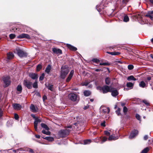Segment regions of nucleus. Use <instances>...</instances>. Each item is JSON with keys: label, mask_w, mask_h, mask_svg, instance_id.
Here are the masks:
<instances>
[{"label": "nucleus", "mask_w": 153, "mask_h": 153, "mask_svg": "<svg viewBox=\"0 0 153 153\" xmlns=\"http://www.w3.org/2000/svg\"><path fill=\"white\" fill-rule=\"evenodd\" d=\"M111 87L108 86L107 85H105L102 87L98 86L97 87V89L100 91H102L103 93H106L111 91Z\"/></svg>", "instance_id": "obj_1"}, {"label": "nucleus", "mask_w": 153, "mask_h": 153, "mask_svg": "<svg viewBox=\"0 0 153 153\" xmlns=\"http://www.w3.org/2000/svg\"><path fill=\"white\" fill-rule=\"evenodd\" d=\"M69 72L68 67L65 66H62L60 76L61 78L64 79Z\"/></svg>", "instance_id": "obj_2"}, {"label": "nucleus", "mask_w": 153, "mask_h": 153, "mask_svg": "<svg viewBox=\"0 0 153 153\" xmlns=\"http://www.w3.org/2000/svg\"><path fill=\"white\" fill-rule=\"evenodd\" d=\"M70 131L68 129H62L59 131L58 135L61 137H65L69 135Z\"/></svg>", "instance_id": "obj_3"}, {"label": "nucleus", "mask_w": 153, "mask_h": 153, "mask_svg": "<svg viewBox=\"0 0 153 153\" xmlns=\"http://www.w3.org/2000/svg\"><path fill=\"white\" fill-rule=\"evenodd\" d=\"M31 116L33 118L35 119V121L34 122L33 124L35 130L36 131L38 132L39 131V130L37 129L38 124V123L41 122L42 120L41 119H39L38 117H36L34 115L32 114L31 115Z\"/></svg>", "instance_id": "obj_4"}, {"label": "nucleus", "mask_w": 153, "mask_h": 153, "mask_svg": "<svg viewBox=\"0 0 153 153\" xmlns=\"http://www.w3.org/2000/svg\"><path fill=\"white\" fill-rule=\"evenodd\" d=\"M3 80L4 84L5 87L8 86L10 83V81L9 76L4 77Z\"/></svg>", "instance_id": "obj_5"}, {"label": "nucleus", "mask_w": 153, "mask_h": 153, "mask_svg": "<svg viewBox=\"0 0 153 153\" xmlns=\"http://www.w3.org/2000/svg\"><path fill=\"white\" fill-rule=\"evenodd\" d=\"M32 82L27 80H25L23 82V84L28 88L30 89L32 88Z\"/></svg>", "instance_id": "obj_6"}, {"label": "nucleus", "mask_w": 153, "mask_h": 153, "mask_svg": "<svg viewBox=\"0 0 153 153\" xmlns=\"http://www.w3.org/2000/svg\"><path fill=\"white\" fill-rule=\"evenodd\" d=\"M138 131L137 130L134 129L132 131L129 137L130 139H131L135 137L138 134Z\"/></svg>", "instance_id": "obj_7"}, {"label": "nucleus", "mask_w": 153, "mask_h": 153, "mask_svg": "<svg viewBox=\"0 0 153 153\" xmlns=\"http://www.w3.org/2000/svg\"><path fill=\"white\" fill-rule=\"evenodd\" d=\"M17 54L20 57L26 56L27 55V53H25L23 51L20 49H18L17 50Z\"/></svg>", "instance_id": "obj_8"}, {"label": "nucleus", "mask_w": 153, "mask_h": 153, "mask_svg": "<svg viewBox=\"0 0 153 153\" xmlns=\"http://www.w3.org/2000/svg\"><path fill=\"white\" fill-rule=\"evenodd\" d=\"M17 38L19 39L25 38L27 39H30V36L27 34L23 33L18 36H17Z\"/></svg>", "instance_id": "obj_9"}, {"label": "nucleus", "mask_w": 153, "mask_h": 153, "mask_svg": "<svg viewBox=\"0 0 153 153\" xmlns=\"http://www.w3.org/2000/svg\"><path fill=\"white\" fill-rule=\"evenodd\" d=\"M53 52L56 54H61L62 53V51L59 49L56 48H52Z\"/></svg>", "instance_id": "obj_10"}, {"label": "nucleus", "mask_w": 153, "mask_h": 153, "mask_svg": "<svg viewBox=\"0 0 153 153\" xmlns=\"http://www.w3.org/2000/svg\"><path fill=\"white\" fill-rule=\"evenodd\" d=\"M29 76L33 79H37L38 77V74L33 73H30L29 74Z\"/></svg>", "instance_id": "obj_11"}, {"label": "nucleus", "mask_w": 153, "mask_h": 153, "mask_svg": "<svg viewBox=\"0 0 153 153\" xmlns=\"http://www.w3.org/2000/svg\"><path fill=\"white\" fill-rule=\"evenodd\" d=\"M111 92L112 96H117L118 94V92L117 90L114 88H113L111 87Z\"/></svg>", "instance_id": "obj_12"}, {"label": "nucleus", "mask_w": 153, "mask_h": 153, "mask_svg": "<svg viewBox=\"0 0 153 153\" xmlns=\"http://www.w3.org/2000/svg\"><path fill=\"white\" fill-rule=\"evenodd\" d=\"M110 109L109 108L105 107L102 109L101 113L104 114H108L109 113Z\"/></svg>", "instance_id": "obj_13"}, {"label": "nucleus", "mask_w": 153, "mask_h": 153, "mask_svg": "<svg viewBox=\"0 0 153 153\" xmlns=\"http://www.w3.org/2000/svg\"><path fill=\"white\" fill-rule=\"evenodd\" d=\"M13 106L14 109L15 110H20L22 108L21 105L17 103H14L13 104Z\"/></svg>", "instance_id": "obj_14"}, {"label": "nucleus", "mask_w": 153, "mask_h": 153, "mask_svg": "<svg viewBox=\"0 0 153 153\" xmlns=\"http://www.w3.org/2000/svg\"><path fill=\"white\" fill-rule=\"evenodd\" d=\"M68 97L69 99L73 102L78 101L79 100V98L77 97V96H68Z\"/></svg>", "instance_id": "obj_15"}, {"label": "nucleus", "mask_w": 153, "mask_h": 153, "mask_svg": "<svg viewBox=\"0 0 153 153\" xmlns=\"http://www.w3.org/2000/svg\"><path fill=\"white\" fill-rule=\"evenodd\" d=\"M145 16L149 17L151 20H153V11L148 12Z\"/></svg>", "instance_id": "obj_16"}, {"label": "nucleus", "mask_w": 153, "mask_h": 153, "mask_svg": "<svg viewBox=\"0 0 153 153\" xmlns=\"http://www.w3.org/2000/svg\"><path fill=\"white\" fill-rule=\"evenodd\" d=\"M74 73V71L73 70H72L71 72L70 73V74L68 76L67 78L66 79V82H68L70 80V79H71V78L72 77L73 74Z\"/></svg>", "instance_id": "obj_17"}, {"label": "nucleus", "mask_w": 153, "mask_h": 153, "mask_svg": "<svg viewBox=\"0 0 153 153\" xmlns=\"http://www.w3.org/2000/svg\"><path fill=\"white\" fill-rule=\"evenodd\" d=\"M66 46L70 50H71L73 51H76L77 50V48L72 45L67 44H66Z\"/></svg>", "instance_id": "obj_18"}, {"label": "nucleus", "mask_w": 153, "mask_h": 153, "mask_svg": "<svg viewBox=\"0 0 153 153\" xmlns=\"http://www.w3.org/2000/svg\"><path fill=\"white\" fill-rule=\"evenodd\" d=\"M14 56L13 53L9 52L7 54V59H12Z\"/></svg>", "instance_id": "obj_19"}, {"label": "nucleus", "mask_w": 153, "mask_h": 153, "mask_svg": "<svg viewBox=\"0 0 153 153\" xmlns=\"http://www.w3.org/2000/svg\"><path fill=\"white\" fill-rule=\"evenodd\" d=\"M30 108V109L33 112H36L37 111L34 105L33 104H31Z\"/></svg>", "instance_id": "obj_20"}, {"label": "nucleus", "mask_w": 153, "mask_h": 153, "mask_svg": "<svg viewBox=\"0 0 153 153\" xmlns=\"http://www.w3.org/2000/svg\"><path fill=\"white\" fill-rule=\"evenodd\" d=\"M134 83L132 82H129L126 84V86L129 88V89H131L133 88Z\"/></svg>", "instance_id": "obj_21"}, {"label": "nucleus", "mask_w": 153, "mask_h": 153, "mask_svg": "<svg viewBox=\"0 0 153 153\" xmlns=\"http://www.w3.org/2000/svg\"><path fill=\"white\" fill-rule=\"evenodd\" d=\"M51 68V66L50 65H48L45 70V72L48 74H49L50 72Z\"/></svg>", "instance_id": "obj_22"}, {"label": "nucleus", "mask_w": 153, "mask_h": 153, "mask_svg": "<svg viewBox=\"0 0 153 153\" xmlns=\"http://www.w3.org/2000/svg\"><path fill=\"white\" fill-rule=\"evenodd\" d=\"M106 53L112 55H117L120 54V53L118 52H109L107 51Z\"/></svg>", "instance_id": "obj_23"}, {"label": "nucleus", "mask_w": 153, "mask_h": 153, "mask_svg": "<svg viewBox=\"0 0 153 153\" xmlns=\"http://www.w3.org/2000/svg\"><path fill=\"white\" fill-rule=\"evenodd\" d=\"M99 139L101 140V141L100 143L102 144L107 140V138L106 137H103L102 138H101V137H100Z\"/></svg>", "instance_id": "obj_24"}, {"label": "nucleus", "mask_w": 153, "mask_h": 153, "mask_svg": "<svg viewBox=\"0 0 153 153\" xmlns=\"http://www.w3.org/2000/svg\"><path fill=\"white\" fill-rule=\"evenodd\" d=\"M41 127L45 128V130L48 131L50 129L47 125L44 123H42L41 124Z\"/></svg>", "instance_id": "obj_25"}, {"label": "nucleus", "mask_w": 153, "mask_h": 153, "mask_svg": "<svg viewBox=\"0 0 153 153\" xmlns=\"http://www.w3.org/2000/svg\"><path fill=\"white\" fill-rule=\"evenodd\" d=\"M44 139L48 141H53L54 140V138L51 137H46L44 138Z\"/></svg>", "instance_id": "obj_26"}, {"label": "nucleus", "mask_w": 153, "mask_h": 153, "mask_svg": "<svg viewBox=\"0 0 153 153\" xmlns=\"http://www.w3.org/2000/svg\"><path fill=\"white\" fill-rule=\"evenodd\" d=\"M146 84L145 82L143 81H142L140 82L139 84V86L142 88H144L146 86Z\"/></svg>", "instance_id": "obj_27"}, {"label": "nucleus", "mask_w": 153, "mask_h": 153, "mask_svg": "<svg viewBox=\"0 0 153 153\" xmlns=\"http://www.w3.org/2000/svg\"><path fill=\"white\" fill-rule=\"evenodd\" d=\"M48 88L50 90L52 91L54 90V88H53V85L49 84L47 86Z\"/></svg>", "instance_id": "obj_28"}, {"label": "nucleus", "mask_w": 153, "mask_h": 153, "mask_svg": "<svg viewBox=\"0 0 153 153\" xmlns=\"http://www.w3.org/2000/svg\"><path fill=\"white\" fill-rule=\"evenodd\" d=\"M121 109L120 108H118L117 110L115 111L116 114H117V116H119L122 115V114H121L120 112Z\"/></svg>", "instance_id": "obj_29"}, {"label": "nucleus", "mask_w": 153, "mask_h": 153, "mask_svg": "<svg viewBox=\"0 0 153 153\" xmlns=\"http://www.w3.org/2000/svg\"><path fill=\"white\" fill-rule=\"evenodd\" d=\"M84 96H89L91 95V92L88 90H86L84 92Z\"/></svg>", "instance_id": "obj_30"}, {"label": "nucleus", "mask_w": 153, "mask_h": 153, "mask_svg": "<svg viewBox=\"0 0 153 153\" xmlns=\"http://www.w3.org/2000/svg\"><path fill=\"white\" fill-rule=\"evenodd\" d=\"M127 80L128 81L131 80L135 81L136 80V79L134 78L133 76H130L127 77Z\"/></svg>", "instance_id": "obj_31"}, {"label": "nucleus", "mask_w": 153, "mask_h": 153, "mask_svg": "<svg viewBox=\"0 0 153 153\" xmlns=\"http://www.w3.org/2000/svg\"><path fill=\"white\" fill-rule=\"evenodd\" d=\"M105 82L106 85H109L110 84V79L109 77H107L105 79Z\"/></svg>", "instance_id": "obj_32"}, {"label": "nucleus", "mask_w": 153, "mask_h": 153, "mask_svg": "<svg viewBox=\"0 0 153 153\" xmlns=\"http://www.w3.org/2000/svg\"><path fill=\"white\" fill-rule=\"evenodd\" d=\"M16 89L17 91L19 92V93H20L22 92V86L21 85H18L17 86Z\"/></svg>", "instance_id": "obj_33"}, {"label": "nucleus", "mask_w": 153, "mask_h": 153, "mask_svg": "<svg viewBox=\"0 0 153 153\" xmlns=\"http://www.w3.org/2000/svg\"><path fill=\"white\" fill-rule=\"evenodd\" d=\"M128 111V108L125 106H124L123 108V111L124 113V115H126L127 114V112Z\"/></svg>", "instance_id": "obj_34"}, {"label": "nucleus", "mask_w": 153, "mask_h": 153, "mask_svg": "<svg viewBox=\"0 0 153 153\" xmlns=\"http://www.w3.org/2000/svg\"><path fill=\"white\" fill-rule=\"evenodd\" d=\"M42 133L44 134H46L48 135H51V132L49 131H46L45 130H43L42 131Z\"/></svg>", "instance_id": "obj_35"}, {"label": "nucleus", "mask_w": 153, "mask_h": 153, "mask_svg": "<svg viewBox=\"0 0 153 153\" xmlns=\"http://www.w3.org/2000/svg\"><path fill=\"white\" fill-rule=\"evenodd\" d=\"M149 151V149L147 147L144 149L141 152V153H147Z\"/></svg>", "instance_id": "obj_36"}, {"label": "nucleus", "mask_w": 153, "mask_h": 153, "mask_svg": "<svg viewBox=\"0 0 153 153\" xmlns=\"http://www.w3.org/2000/svg\"><path fill=\"white\" fill-rule=\"evenodd\" d=\"M142 102L144 103L146 105L149 106L150 105L149 103L146 100H143L141 101Z\"/></svg>", "instance_id": "obj_37"}, {"label": "nucleus", "mask_w": 153, "mask_h": 153, "mask_svg": "<svg viewBox=\"0 0 153 153\" xmlns=\"http://www.w3.org/2000/svg\"><path fill=\"white\" fill-rule=\"evenodd\" d=\"M129 18L127 15L124 16L123 18V21L125 22H127L129 21Z\"/></svg>", "instance_id": "obj_38"}, {"label": "nucleus", "mask_w": 153, "mask_h": 153, "mask_svg": "<svg viewBox=\"0 0 153 153\" xmlns=\"http://www.w3.org/2000/svg\"><path fill=\"white\" fill-rule=\"evenodd\" d=\"M91 142V140L90 139H87L84 141V144H87L90 143Z\"/></svg>", "instance_id": "obj_39"}, {"label": "nucleus", "mask_w": 153, "mask_h": 153, "mask_svg": "<svg viewBox=\"0 0 153 153\" xmlns=\"http://www.w3.org/2000/svg\"><path fill=\"white\" fill-rule=\"evenodd\" d=\"M33 88H38L37 82L36 80L33 83Z\"/></svg>", "instance_id": "obj_40"}, {"label": "nucleus", "mask_w": 153, "mask_h": 153, "mask_svg": "<svg viewBox=\"0 0 153 153\" xmlns=\"http://www.w3.org/2000/svg\"><path fill=\"white\" fill-rule=\"evenodd\" d=\"M110 65V63H109L108 62H103V63H101L100 64V65Z\"/></svg>", "instance_id": "obj_41"}, {"label": "nucleus", "mask_w": 153, "mask_h": 153, "mask_svg": "<svg viewBox=\"0 0 153 153\" xmlns=\"http://www.w3.org/2000/svg\"><path fill=\"white\" fill-rule=\"evenodd\" d=\"M109 137L108 138V140H115V137L112 135H110L109 136Z\"/></svg>", "instance_id": "obj_42"}, {"label": "nucleus", "mask_w": 153, "mask_h": 153, "mask_svg": "<svg viewBox=\"0 0 153 153\" xmlns=\"http://www.w3.org/2000/svg\"><path fill=\"white\" fill-rule=\"evenodd\" d=\"M89 83V82L87 81H85V82H82V83H81V85H82V86H87L88 85V83Z\"/></svg>", "instance_id": "obj_43"}, {"label": "nucleus", "mask_w": 153, "mask_h": 153, "mask_svg": "<svg viewBox=\"0 0 153 153\" xmlns=\"http://www.w3.org/2000/svg\"><path fill=\"white\" fill-rule=\"evenodd\" d=\"M45 76V74L44 73H42L41 76H40L39 78V81H42L44 79Z\"/></svg>", "instance_id": "obj_44"}, {"label": "nucleus", "mask_w": 153, "mask_h": 153, "mask_svg": "<svg viewBox=\"0 0 153 153\" xmlns=\"http://www.w3.org/2000/svg\"><path fill=\"white\" fill-rule=\"evenodd\" d=\"M42 68L41 65L40 64L38 65L36 68V70L37 71H39Z\"/></svg>", "instance_id": "obj_45"}, {"label": "nucleus", "mask_w": 153, "mask_h": 153, "mask_svg": "<svg viewBox=\"0 0 153 153\" xmlns=\"http://www.w3.org/2000/svg\"><path fill=\"white\" fill-rule=\"evenodd\" d=\"M14 118L16 120H18L19 118L18 115L16 113L14 114Z\"/></svg>", "instance_id": "obj_46"}, {"label": "nucleus", "mask_w": 153, "mask_h": 153, "mask_svg": "<svg viewBox=\"0 0 153 153\" xmlns=\"http://www.w3.org/2000/svg\"><path fill=\"white\" fill-rule=\"evenodd\" d=\"M128 68L129 70L132 69L134 68V66L133 65H128Z\"/></svg>", "instance_id": "obj_47"}, {"label": "nucleus", "mask_w": 153, "mask_h": 153, "mask_svg": "<svg viewBox=\"0 0 153 153\" xmlns=\"http://www.w3.org/2000/svg\"><path fill=\"white\" fill-rule=\"evenodd\" d=\"M92 61L93 62L96 63H98L100 62V60L97 59H92Z\"/></svg>", "instance_id": "obj_48"}, {"label": "nucleus", "mask_w": 153, "mask_h": 153, "mask_svg": "<svg viewBox=\"0 0 153 153\" xmlns=\"http://www.w3.org/2000/svg\"><path fill=\"white\" fill-rule=\"evenodd\" d=\"M9 37L10 39H14L15 38V35L14 34H11L10 35Z\"/></svg>", "instance_id": "obj_49"}, {"label": "nucleus", "mask_w": 153, "mask_h": 153, "mask_svg": "<svg viewBox=\"0 0 153 153\" xmlns=\"http://www.w3.org/2000/svg\"><path fill=\"white\" fill-rule=\"evenodd\" d=\"M135 117L137 120H140V115H139L138 114H136Z\"/></svg>", "instance_id": "obj_50"}, {"label": "nucleus", "mask_w": 153, "mask_h": 153, "mask_svg": "<svg viewBox=\"0 0 153 153\" xmlns=\"http://www.w3.org/2000/svg\"><path fill=\"white\" fill-rule=\"evenodd\" d=\"M104 133L105 135L107 136H109L110 135V133L108 131H105Z\"/></svg>", "instance_id": "obj_51"}, {"label": "nucleus", "mask_w": 153, "mask_h": 153, "mask_svg": "<svg viewBox=\"0 0 153 153\" xmlns=\"http://www.w3.org/2000/svg\"><path fill=\"white\" fill-rule=\"evenodd\" d=\"M125 116V119H129L130 118V117L129 115H127V114L126 115H124Z\"/></svg>", "instance_id": "obj_52"}, {"label": "nucleus", "mask_w": 153, "mask_h": 153, "mask_svg": "<svg viewBox=\"0 0 153 153\" xmlns=\"http://www.w3.org/2000/svg\"><path fill=\"white\" fill-rule=\"evenodd\" d=\"M105 121H104L102 123H101V125L102 126L105 127Z\"/></svg>", "instance_id": "obj_53"}, {"label": "nucleus", "mask_w": 153, "mask_h": 153, "mask_svg": "<svg viewBox=\"0 0 153 153\" xmlns=\"http://www.w3.org/2000/svg\"><path fill=\"white\" fill-rule=\"evenodd\" d=\"M89 107V105H87L85 106L83 108V109L84 110H86Z\"/></svg>", "instance_id": "obj_54"}, {"label": "nucleus", "mask_w": 153, "mask_h": 153, "mask_svg": "<svg viewBox=\"0 0 153 153\" xmlns=\"http://www.w3.org/2000/svg\"><path fill=\"white\" fill-rule=\"evenodd\" d=\"M3 115V111L2 109L0 108V118Z\"/></svg>", "instance_id": "obj_55"}, {"label": "nucleus", "mask_w": 153, "mask_h": 153, "mask_svg": "<svg viewBox=\"0 0 153 153\" xmlns=\"http://www.w3.org/2000/svg\"><path fill=\"white\" fill-rule=\"evenodd\" d=\"M148 138V137L147 135H145L144 137V139L145 140H146Z\"/></svg>", "instance_id": "obj_56"}, {"label": "nucleus", "mask_w": 153, "mask_h": 153, "mask_svg": "<svg viewBox=\"0 0 153 153\" xmlns=\"http://www.w3.org/2000/svg\"><path fill=\"white\" fill-rule=\"evenodd\" d=\"M35 137L38 138V139H39L40 137V135H37V134H36L35 135Z\"/></svg>", "instance_id": "obj_57"}, {"label": "nucleus", "mask_w": 153, "mask_h": 153, "mask_svg": "<svg viewBox=\"0 0 153 153\" xmlns=\"http://www.w3.org/2000/svg\"><path fill=\"white\" fill-rule=\"evenodd\" d=\"M42 99L43 101H44L47 99V96H43Z\"/></svg>", "instance_id": "obj_58"}, {"label": "nucleus", "mask_w": 153, "mask_h": 153, "mask_svg": "<svg viewBox=\"0 0 153 153\" xmlns=\"http://www.w3.org/2000/svg\"><path fill=\"white\" fill-rule=\"evenodd\" d=\"M29 152L31 153H33L34 152L32 149H30L29 150Z\"/></svg>", "instance_id": "obj_59"}, {"label": "nucleus", "mask_w": 153, "mask_h": 153, "mask_svg": "<svg viewBox=\"0 0 153 153\" xmlns=\"http://www.w3.org/2000/svg\"><path fill=\"white\" fill-rule=\"evenodd\" d=\"M35 95L36 96H39L40 94L38 92H36L35 93Z\"/></svg>", "instance_id": "obj_60"}, {"label": "nucleus", "mask_w": 153, "mask_h": 153, "mask_svg": "<svg viewBox=\"0 0 153 153\" xmlns=\"http://www.w3.org/2000/svg\"><path fill=\"white\" fill-rule=\"evenodd\" d=\"M126 104L125 103H121V105L122 106H124Z\"/></svg>", "instance_id": "obj_61"}, {"label": "nucleus", "mask_w": 153, "mask_h": 153, "mask_svg": "<svg viewBox=\"0 0 153 153\" xmlns=\"http://www.w3.org/2000/svg\"><path fill=\"white\" fill-rule=\"evenodd\" d=\"M74 124L75 125V126H78V125H79V122H77V123H74Z\"/></svg>", "instance_id": "obj_62"}, {"label": "nucleus", "mask_w": 153, "mask_h": 153, "mask_svg": "<svg viewBox=\"0 0 153 153\" xmlns=\"http://www.w3.org/2000/svg\"><path fill=\"white\" fill-rule=\"evenodd\" d=\"M149 1L151 4H153V0H149Z\"/></svg>", "instance_id": "obj_63"}, {"label": "nucleus", "mask_w": 153, "mask_h": 153, "mask_svg": "<svg viewBox=\"0 0 153 153\" xmlns=\"http://www.w3.org/2000/svg\"><path fill=\"white\" fill-rule=\"evenodd\" d=\"M69 96H76V95L75 94H70Z\"/></svg>", "instance_id": "obj_64"}]
</instances>
